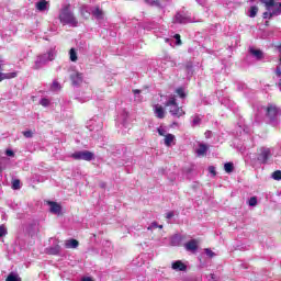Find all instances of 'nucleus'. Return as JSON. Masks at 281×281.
Instances as JSON below:
<instances>
[{"label": "nucleus", "instance_id": "17", "mask_svg": "<svg viewBox=\"0 0 281 281\" xmlns=\"http://www.w3.org/2000/svg\"><path fill=\"white\" fill-rule=\"evenodd\" d=\"M16 76H19L18 72H0V82H3V80H10L12 78H16Z\"/></svg>", "mask_w": 281, "mask_h": 281}, {"label": "nucleus", "instance_id": "41", "mask_svg": "<svg viewBox=\"0 0 281 281\" xmlns=\"http://www.w3.org/2000/svg\"><path fill=\"white\" fill-rule=\"evenodd\" d=\"M23 135H24V137H26V138H30V137H33V133H32V131H25V132H23Z\"/></svg>", "mask_w": 281, "mask_h": 281}, {"label": "nucleus", "instance_id": "32", "mask_svg": "<svg viewBox=\"0 0 281 281\" xmlns=\"http://www.w3.org/2000/svg\"><path fill=\"white\" fill-rule=\"evenodd\" d=\"M8 234V229H5L4 225H0V238H3Z\"/></svg>", "mask_w": 281, "mask_h": 281}, {"label": "nucleus", "instance_id": "9", "mask_svg": "<svg viewBox=\"0 0 281 281\" xmlns=\"http://www.w3.org/2000/svg\"><path fill=\"white\" fill-rule=\"evenodd\" d=\"M207 150H210V146L200 143L198 149H195V154L198 157H205L207 155Z\"/></svg>", "mask_w": 281, "mask_h": 281}, {"label": "nucleus", "instance_id": "23", "mask_svg": "<svg viewBox=\"0 0 281 281\" xmlns=\"http://www.w3.org/2000/svg\"><path fill=\"white\" fill-rule=\"evenodd\" d=\"M224 170L227 175H232V172H234V162H226L224 165Z\"/></svg>", "mask_w": 281, "mask_h": 281}, {"label": "nucleus", "instance_id": "28", "mask_svg": "<svg viewBox=\"0 0 281 281\" xmlns=\"http://www.w3.org/2000/svg\"><path fill=\"white\" fill-rule=\"evenodd\" d=\"M176 93H178V95H179V98H186V90L183 89V88H178L177 90H176Z\"/></svg>", "mask_w": 281, "mask_h": 281}, {"label": "nucleus", "instance_id": "45", "mask_svg": "<svg viewBox=\"0 0 281 281\" xmlns=\"http://www.w3.org/2000/svg\"><path fill=\"white\" fill-rule=\"evenodd\" d=\"M133 93H135V94H137V93H142V90H139V89H135V90H133Z\"/></svg>", "mask_w": 281, "mask_h": 281}, {"label": "nucleus", "instance_id": "30", "mask_svg": "<svg viewBox=\"0 0 281 281\" xmlns=\"http://www.w3.org/2000/svg\"><path fill=\"white\" fill-rule=\"evenodd\" d=\"M47 56L48 60H54V58H56V53L54 52V49H50L47 52Z\"/></svg>", "mask_w": 281, "mask_h": 281}, {"label": "nucleus", "instance_id": "3", "mask_svg": "<svg viewBox=\"0 0 281 281\" xmlns=\"http://www.w3.org/2000/svg\"><path fill=\"white\" fill-rule=\"evenodd\" d=\"M72 159H76V161H91L93 160V153L89 150H83V151H76L71 154Z\"/></svg>", "mask_w": 281, "mask_h": 281}, {"label": "nucleus", "instance_id": "36", "mask_svg": "<svg viewBox=\"0 0 281 281\" xmlns=\"http://www.w3.org/2000/svg\"><path fill=\"white\" fill-rule=\"evenodd\" d=\"M205 254L209 256V258H214L216 256V254H214V251H212L210 248L205 249Z\"/></svg>", "mask_w": 281, "mask_h": 281}, {"label": "nucleus", "instance_id": "37", "mask_svg": "<svg viewBox=\"0 0 281 281\" xmlns=\"http://www.w3.org/2000/svg\"><path fill=\"white\" fill-rule=\"evenodd\" d=\"M209 172L213 176L216 177V168L214 166L209 167Z\"/></svg>", "mask_w": 281, "mask_h": 281}, {"label": "nucleus", "instance_id": "25", "mask_svg": "<svg viewBox=\"0 0 281 281\" xmlns=\"http://www.w3.org/2000/svg\"><path fill=\"white\" fill-rule=\"evenodd\" d=\"M12 189L13 190H21V180H19V179L13 180Z\"/></svg>", "mask_w": 281, "mask_h": 281}, {"label": "nucleus", "instance_id": "48", "mask_svg": "<svg viewBox=\"0 0 281 281\" xmlns=\"http://www.w3.org/2000/svg\"><path fill=\"white\" fill-rule=\"evenodd\" d=\"M266 25H269V21L266 22Z\"/></svg>", "mask_w": 281, "mask_h": 281}, {"label": "nucleus", "instance_id": "10", "mask_svg": "<svg viewBox=\"0 0 281 281\" xmlns=\"http://www.w3.org/2000/svg\"><path fill=\"white\" fill-rule=\"evenodd\" d=\"M154 113L155 116L158 117V120H164V117H166V110L162 105L156 104L154 106Z\"/></svg>", "mask_w": 281, "mask_h": 281}, {"label": "nucleus", "instance_id": "4", "mask_svg": "<svg viewBox=\"0 0 281 281\" xmlns=\"http://www.w3.org/2000/svg\"><path fill=\"white\" fill-rule=\"evenodd\" d=\"M269 157H271V149L269 147H261L258 149V161L267 164V161H269Z\"/></svg>", "mask_w": 281, "mask_h": 281}, {"label": "nucleus", "instance_id": "16", "mask_svg": "<svg viewBox=\"0 0 281 281\" xmlns=\"http://www.w3.org/2000/svg\"><path fill=\"white\" fill-rule=\"evenodd\" d=\"M80 241H78L77 239H68L65 243L66 249H78Z\"/></svg>", "mask_w": 281, "mask_h": 281}, {"label": "nucleus", "instance_id": "6", "mask_svg": "<svg viewBox=\"0 0 281 281\" xmlns=\"http://www.w3.org/2000/svg\"><path fill=\"white\" fill-rule=\"evenodd\" d=\"M47 205H49V212L52 214H57V216H60V213L63 212V206L54 201H48Z\"/></svg>", "mask_w": 281, "mask_h": 281}, {"label": "nucleus", "instance_id": "19", "mask_svg": "<svg viewBox=\"0 0 281 281\" xmlns=\"http://www.w3.org/2000/svg\"><path fill=\"white\" fill-rule=\"evenodd\" d=\"M36 10L40 12H45L47 10V1L46 0H41L35 4Z\"/></svg>", "mask_w": 281, "mask_h": 281}, {"label": "nucleus", "instance_id": "24", "mask_svg": "<svg viewBox=\"0 0 281 281\" xmlns=\"http://www.w3.org/2000/svg\"><path fill=\"white\" fill-rule=\"evenodd\" d=\"M258 14V7L252 5L249 10V16L250 19H256V15Z\"/></svg>", "mask_w": 281, "mask_h": 281}, {"label": "nucleus", "instance_id": "27", "mask_svg": "<svg viewBox=\"0 0 281 281\" xmlns=\"http://www.w3.org/2000/svg\"><path fill=\"white\" fill-rule=\"evenodd\" d=\"M5 281H21V278H19L18 276H14V273H10Z\"/></svg>", "mask_w": 281, "mask_h": 281}, {"label": "nucleus", "instance_id": "1", "mask_svg": "<svg viewBox=\"0 0 281 281\" xmlns=\"http://www.w3.org/2000/svg\"><path fill=\"white\" fill-rule=\"evenodd\" d=\"M69 8H71V5L67 4L65 8L61 9V12L59 14V21L60 23H65L66 25H72V27H78V20Z\"/></svg>", "mask_w": 281, "mask_h": 281}, {"label": "nucleus", "instance_id": "12", "mask_svg": "<svg viewBox=\"0 0 281 281\" xmlns=\"http://www.w3.org/2000/svg\"><path fill=\"white\" fill-rule=\"evenodd\" d=\"M171 268L175 271H188V266H186V263H183V261L181 260H177L172 263Z\"/></svg>", "mask_w": 281, "mask_h": 281}, {"label": "nucleus", "instance_id": "13", "mask_svg": "<svg viewBox=\"0 0 281 281\" xmlns=\"http://www.w3.org/2000/svg\"><path fill=\"white\" fill-rule=\"evenodd\" d=\"M70 80L75 87H78V85H82V74L76 72L71 75Z\"/></svg>", "mask_w": 281, "mask_h": 281}, {"label": "nucleus", "instance_id": "38", "mask_svg": "<svg viewBox=\"0 0 281 281\" xmlns=\"http://www.w3.org/2000/svg\"><path fill=\"white\" fill-rule=\"evenodd\" d=\"M151 227L154 228V229H164V225H159V224H157V222H153L151 223Z\"/></svg>", "mask_w": 281, "mask_h": 281}, {"label": "nucleus", "instance_id": "44", "mask_svg": "<svg viewBox=\"0 0 281 281\" xmlns=\"http://www.w3.org/2000/svg\"><path fill=\"white\" fill-rule=\"evenodd\" d=\"M81 281H93V279L91 277H83Z\"/></svg>", "mask_w": 281, "mask_h": 281}, {"label": "nucleus", "instance_id": "5", "mask_svg": "<svg viewBox=\"0 0 281 281\" xmlns=\"http://www.w3.org/2000/svg\"><path fill=\"white\" fill-rule=\"evenodd\" d=\"M279 113H280V108H277L271 103H269L268 106L266 108V116H268L269 120L271 121L276 120Z\"/></svg>", "mask_w": 281, "mask_h": 281}, {"label": "nucleus", "instance_id": "8", "mask_svg": "<svg viewBox=\"0 0 281 281\" xmlns=\"http://www.w3.org/2000/svg\"><path fill=\"white\" fill-rule=\"evenodd\" d=\"M278 8L272 9L271 11L267 10V12H263L262 16L263 19H273V16H280L281 14V4H278Z\"/></svg>", "mask_w": 281, "mask_h": 281}, {"label": "nucleus", "instance_id": "42", "mask_svg": "<svg viewBox=\"0 0 281 281\" xmlns=\"http://www.w3.org/2000/svg\"><path fill=\"white\" fill-rule=\"evenodd\" d=\"M5 155H7L8 157H14V151L11 150V149H7V150H5Z\"/></svg>", "mask_w": 281, "mask_h": 281}, {"label": "nucleus", "instance_id": "22", "mask_svg": "<svg viewBox=\"0 0 281 281\" xmlns=\"http://www.w3.org/2000/svg\"><path fill=\"white\" fill-rule=\"evenodd\" d=\"M69 58L71 63H76L78 60V53L76 52V48H70Z\"/></svg>", "mask_w": 281, "mask_h": 281}, {"label": "nucleus", "instance_id": "29", "mask_svg": "<svg viewBox=\"0 0 281 281\" xmlns=\"http://www.w3.org/2000/svg\"><path fill=\"white\" fill-rule=\"evenodd\" d=\"M272 179H274V181H280L281 180V171L277 170L272 173Z\"/></svg>", "mask_w": 281, "mask_h": 281}, {"label": "nucleus", "instance_id": "11", "mask_svg": "<svg viewBox=\"0 0 281 281\" xmlns=\"http://www.w3.org/2000/svg\"><path fill=\"white\" fill-rule=\"evenodd\" d=\"M45 254H47V256H58V254H60V245H55V246H50L47 247L45 249Z\"/></svg>", "mask_w": 281, "mask_h": 281}, {"label": "nucleus", "instance_id": "2", "mask_svg": "<svg viewBox=\"0 0 281 281\" xmlns=\"http://www.w3.org/2000/svg\"><path fill=\"white\" fill-rule=\"evenodd\" d=\"M165 106L168 109L169 113L173 115V117H182V115H186V111H183L182 106H179L175 97H171L165 103Z\"/></svg>", "mask_w": 281, "mask_h": 281}, {"label": "nucleus", "instance_id": "26", "mask_svg": "<svg viewBox=\"0 0 281 281\" xmlns=\"http://www.w3.org/2000/svg\"><path fill=\"white\" fill-rule=\"evenodd\" d=\"M248 205H250V207H256V205H258V199L256 196L250 198Z\"/></svg>", "mask_w": 281, "mask_h": 281}, {"label": "nucleus", "instance_id": "35", "mask_svg": "<svg viewBox=\"0 0 281 281\" xmlns=\"http://www.w3.org/2000/svg\"><path fill=\"white\" fill-rule=\"evenodd\" d=\"M173 38H176V44L177 45H182L183 42H181V35L180 34H175Z\"/></svg>", "mask_w": 281, "mask_h": 281}, {"label": "nucleus", "instance_id": "7", "mask_svg": "<svg viewBox=\"0 0 281 281\" xmlns=\"http://www.w3.org/2000/svg\"><path fill=\"white\" fill-rule=\"evenodd\" d=\"M261 3H263L268 12L276 10V8H280V4H281V2H277L276 0H261Z\"/></svg>", "mask_w": 281, "mask_h": 281}, {"label": "nucleus", "instance_id": "18", "mask_svg": "<svg viewBox=\"0 0 281 281\" xmlns=\"http://www.w3.org/2000/svg\"><path fill=\"white\" fill-rule=\"evenodd\" d=\"M249 53L251 54V56H255V58H257V60H262V58H263L262 50H260V49L250 48Z\"/></svg>", "mask_w": 281, "mask_h": 281}, {"label": "nucleus", "instance_id": "43", "mask_svg": "<svg viewBox=\"0 0 281 281\" xmlns=\"http://www.w3.org/2000/svg\"><path fill=\"white\" fill-rule=\"evenodd\" d=\"M175 216V212H168L167 214H166V218H168V220H170V218H172Z\"/></svg>", "mask_w": 281, "mask_h": 281}, {"label": "nucleus", "instance_id": "39", "mask_svg": "<svg viewBox=\"0 0 281 281\" xmlns=\"http://www.w3.org/2000/svg\"><path fill=\"white\" fill-rule=\"evenodd\" d=\"M149 5H159V0H146Z\"/></svg>", "mask_w": 281, "mask_h": 281}, {"label": "nucleus", "instance_id": "31", "mask_svg": "<svg viewBox=\"0 0 281 281\" xmlns=\"http://www.w3.org/2000/svg\"><path fill=\"white\" fill-rule=\"evenodd\" d=\"M52 90H53V91H58V90H60V83H59L58 81H53Z\"/></svg>", "mask_w": 281, "mask_h": 281}, {"label": "nucleus", "instance_id": "21", "mask_svg": "<svg viewBox=\"0 0 281 281\" xmlns=\"http://www.w3.org/2000/svg\"><path fill=\"white\" fill-rule=\"evenodd\" d=\"M172 142H175V135L173 134H167L165 136V146H172Z\"/></svg>", "mask_w": 281, "mask_h": 281}, {"label": "nucleus", "instance_id": "34", "mask_svg": "<svg viewBox=\"0 0 281 281\" xmlns=\"http://www.w3.org/2000/svg\"><path fill=\"white\" fill-rule=\"evenodd\" d=\"M201 124V117L199 115H195L193 117V126H199Z\"/></svg>", "mask_w": 281, "mask_h": 281}, {"label": "nucleus", "instance_id": "33", "mask_svg": "<svg viewBox=\"0 0 281 281\" xmlns=\"http://www.w3.org/2000/svg\"><path fill=\"white\" fill-rule=\"evenodd\" d=\"M40 104H41L42 106H49V99L43 98V99L40 101Z\"/></svg>", "mask_w": 281, "mask_h": 281}, {"label": "nucleus", "instance_id": "40", "mask_svg": "<svg viewBox=\"0 0 281 281\" xmlns=\"http://www.w3.org/2000/svg\"><path fill=\"white\" fill-rule=\"evenodd\" d=\"M157 133H158V135H160V137H166V130H164V128H158L157 130Z\"/></svg>", "mask_w": 281, "mask_h": 281}, {"label": "nucleus", "instance_id": "49", "mask_svg": "<svg viewBox=\"0 0 281 281\" xmlns=\"http://www.w3.org/2000/svg\"><path fill=\"white\" fill-rule=\"evenodd\" d=\"M0 69H1V66H0Z\"/></svg>", "mask_w": 281, "mask_h": 281}, {"label": "nucleus", "instance_id": "47", "mask_svg": "<svg viewBox=\"0 0 281 281\" xmlns=\"http://www.w3.org/2000/svg\"><path fill=\"white\" fill-rule=\"evenodd\" d=\"M1 172H3V169L0 167V175H1Z\"/></svg>", "mask_w": 281, "mask_h": 281}, {"label": "nucleus", "instance_id": "14", "mask_svg": "<svg viewBox=\"0 0 281 281\" xmlns=\"http://www.w3.org/2000/svg\"><path fill=\"white\" fill-rule=\"evenodd\" d=\"M92 16L97 19L98 21H102L104 19V11L100 9V5H97L94 10L92 11Z\"/></svg>", "mask_w": 281, "mask_h": 281}, {"label": "nucleus", "instance_id": "15", "mask_svg": "<svg viewBox=\"0 0 281 281\" xmlns=\"http://www.w3.org/2000/svg\"><path fill=\"white\" fill-rule=\"evenodd\" d=\"M187 251H196L199 249V244L196 243V239H191L184 245Z\"/></svg>", "mask_w": 281, "mask_h": 281}, {"label": "nucleus", "instance_id": "20", "mask_svg": "<svg viewBox=\"0 0 281 281\" xmlns=\"http://www.w3.org/2000/svg\"><path fill=\"white\" fill-rule=\"evenodd\" d=\"M175 23H180V24L188 23V18L181 13H177L175 15Z\"/></svg>", "mask_w": 281, "mask_h": 281}, {"label": "nucleus", "instance_id": "46", "mask_svg": "<svg viewBox=\"0 0 281 281\" xmlns=\"http://www.w3.org/2000/svg\"><path fill=\"white\" fill-rule=\"evenodd\" d=\"M214 278H215L214 274H211V279L214 280Z\"/></svg>", "mask_w": 281, "mask_h": 281}]
</instances>
